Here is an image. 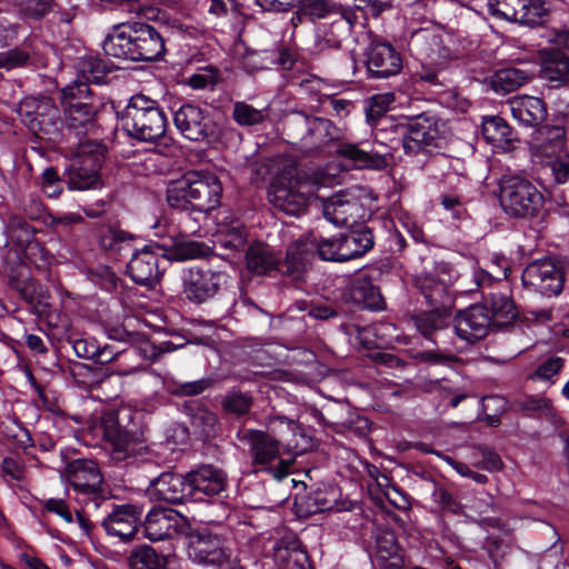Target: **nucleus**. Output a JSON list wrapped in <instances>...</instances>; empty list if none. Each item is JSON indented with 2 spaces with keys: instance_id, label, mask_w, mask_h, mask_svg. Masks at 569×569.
Returning a JSON list of instances; mask_svg holds the SVG:
<instances>
[{
  "instance_id": "1",
  "label": "nucleus",
  "mask_w": 569,
  "mask_h": 569,
  "mask_svg": "<svg viewBox=\"0 0 569 569\" xmlns=\"http://www.w3.org/2000/svg\"><path fill=\"white\" fill-rule=\"evenodd\" d=\"M102 48L107 56L132 61L159 60L166 51L159 31L141 21L114 26L103 40Z\"/></svg>"
},
{
  "instance_id": "2",
  "label": "nucleus",
  "mask_w": 569,
  "mask_h": 569,
  "mask_svg": "<svg viewBox=\"0 0 569 569\" xmlns=\"http://www.w3.org/2000/svg\"><path fill=\"white\" fill-rule=\"evenodd\" d=\"M221 198V181L208 170H189L167 189L168 204L184 211L209 212L220 206Z\"/></svg>"
},
{
  "instance_id": "3",
  "label": "nucleus",
  "mask_w": 569,
  "mask_h": 569,
  "mask_svg": "<svg viewBox=\"0 0 569 569\" xmlns=\"http://www.w3.org/2000/svg\"><path fill=\"white\" fill-rule=\"evenodd\" d=\"M49 468L58 472L60 480L63 479L62 470L64 469L67 480L74 492V499L88 511L98 510L104 502L103 477L96 461L79 458L66 463L60 452Z\"/></svg>"
},
{
  "instance_id": "4",
  "label": "nucleus",
  "mask_w": 569,
  "mask_h": 569,
  "mask_svg": "<svg viewBox=\"0 0 569 569\" xmlns=\"http://www.w3.org/2000/svg\"><path fill=\"white\" fill-rule=\"evenodd\" d=\"M122 129L141 142H156L167 131L168 119L158 101L144 96H132L118 112Z\"/></svg>"
},
{
  "instance_id": "5",
  "label": "nucleus",
  "mask_w": 569,
  "mask_h": 569,
  "mask_svg": "<svg viewBox=\"0 0 569 569\" xmlns=\"http://www.w3.org/2000/svg\"><path fill=\"white\" fill-rule=\"evenodd\" d=\"M34 230L22 222H17L10 230L12 248L7 253L6 260L10 266L11 284L20 292L21 297L30 303L31 310L36 309V282L32 271L34 267L33 242Z\"/></svg>"
},
{
  "instance_id": "6",
  "label": "nucleus",
  "mask_w": 569,
  "mask_h": 569,
  "mask_svg": "<svg viewBox=\"0 0 569 569\" xmlns=\"http://www.w3.org/2000/svg\"><path fill=\"white\" fill-rule=\"evenodd\" d=\"M497 198L510 218L533 219L545 206V196L525 174L507 172L498 180Z\"/></svg>"
},
{
  "instance_id": "7",
  "label": "nucleus",
  "mask_w": 569,
  "mask_h": 569,
  "mask_svg": "<svg viewBox=\"0 0 569 569\" xmlns=\"http://www.w3.org/2000/svg\"><path fill=\"white\" fill-rule=\"evenodd\" d=\"M67 130L73 133L79 142L82 137L98 141L100 127L96 116L100 103L94 99L86 82L73 81L61 92Z\"/></svg>"
},
{
  "instance_id": "8",
  "label": "nucleus",
  "mask_w": 569,
  "mask_h": 569,
  "mask_svg": "<svg viewBox=\"0 0 569 569\" xmlns=\"http://www.w3.org/2000/svg\"><path fill=\"white\" fill-rule=\"evenodd\" d=\"M325 183L326 177L321 171H301L287 183L274 182L268 191V198L277 210L298 217L306 212L309 201L317 198V191Z\"/></svg>"
},
{
  "instance_id": "9",
  "label": "nucleus",
  "mask_w": 569,
  "mask_h": 569,
  "mask_svg": "<svg viewBox=\"0 0 569 569\" xmlns=\"http://www.w3.org/2000/svg\"><path fill=\"white\" fill-rule=\"evenodd\" d=\"M237 439L248 446L251 465L256 472H270L279 480L289 475L293 459L280 457V441L268 432L240 428L237 431Z\"/></svg>"
},
{
  "instance_id": "10",
  "label": "nucleus",
  "mask_w": 569,
  "mask_h": 569,
  "mask_svg": "<svg viewBox=\"0 0 569 569\" xmlns=\"http://www.w3.org/2000/svg\"><path fill=\"white\" fill-rule=\"evenodd\" d=\"M104 146L93 139L78 142L67 169L68 187L73 190L96 189L102 186L100 169L104 161Z\"/></svg>"
},
{
  "instance_id": "11",
  "label": "nucleus",
  "mask_w": 569,
  "mask_h": 569,
  "mask_svg": "<svg viewBox=\"0 0 569 569\" xmlns=\"http://www.w3.org/2000/svg\"><path fill=\"white\" fill-rule=\"evenodd\" d=\"M173 122L180 133L191 141L217 143L227 131L207 111L191 103H184L174 111Z\"/></svg>"
},
{
  "instance_id": "12",
  "label": "nucleus",
  "mask_w": 569,
  "mask_h": 569,
  "mask_svg": "<svg viewBox=\"0 0 569 569\" xmlns=\"http://www.w3.org/2000/svg\"><path fill=\"white\" fill-rule=\"evenodd\" d=\"M229 276L219 269L209 266H194L181 273L182 293L194 305L204 303L227 286Z\"/></svg>"
},
{
  "instance_id": "13",
  "label": "nucleus",
  "mask_w": 569,
  "mask_h": 569,
  "mask_svg": "<svg viewBox=\"0 0 569 569\" xmlns=\"http://www.w3.org/2000/svg\"><path fill=\"white\" fill-rule=\"evenodd\" d=\"M173 244L170 237L163 243H148L141 249L134 247L127 263L128 276L137 284L150 286L158 281L162 273L161 262H167V253Z\"/></svg>"
},
{
  "instance_id": "14",
  "label": "nucleus",
  "mask_w": 569,
  "mask_h": 569,
  "mask_svg": "<svg viewBox=\"0 0 569 569\" xmlns=\"http://www.w3.org/2000/svg\"><path fill=\"white\" fill-rule=\"evenodd\" d=\"M395 130L401 137L403 151L408 156L429 154L438 147L440 137L437 122L425 113L398 123Z\"/></svg>"
},
{
  "instance_id": "15",
  "label": "nucleus",
  "mask_w": 569,
  "mask_h": 569,
  "mask_svg": "<svg viewBox=\"0 0 569 569\" xmlns=\"http://www.w3.org/2000/svg\"><path fill=\"white\" fill-rule=\"evenodd\" d=\"M522 284L542 296H558L563 288V273L551 259L530 262L521 276Z\"/></svg>"
},
{
  "instance_id": "16",
  "label": "nucleus",
  "mask_w": 569,
  "mask_h": 569,
  "mask_svg": "<svg viewBox=\"0 0 569 569\" xmlns=\"http://www.w3.org/2000/svg\"><path fill=\"white\" fill-rule=\"evenodd\" d=\"M129 418L127 410H109L101 417L103 437L113 446L118 458H127L136 453L138 441L136 433L122 421Z\"/></svg>"
},
{
  "instance_id": "17",
  "label": "nucleus",
  "mask_w": 569,
  "mask_h": 569,
  "mask_svg": "<svg viewBox=\"0 0 569 569\" xmlns=\"http://www.w3.org/2000/svg\"><path fill=\"white\" fill-rule=\"evenodd\" d=\"M357 19V12L353 9L336 13V18L330 23H323L317 29L312 52L323 53L339 49L341 42L350 36Z\"/></svg>"
},
{
  "instance_id": "18",
  "label": "nucleus",
  "mask_w": 569,
  "mask_h": 569,
  "mask_svg": "<svg viewBox=\"0 0 569 569\" xmlns=\"http://www.w3.org/2000/svg\"><path fill=\"white\" fill-rule=\"evenodd\" d=\"M323 217L338 227H353L366 217V209L353 194L338 192L322 200Z\"/></svg>"
},
{
  "instance_id": "19",
  "label": "nucleus",
  "mask_w": 569,
  "mask_h": 569,
  "mask_svg": "<svg viewBox=\"0 0 569 569\" xmlns=\"http://www.w3.org/2000/svg\"><path fill=\"white\" fill-rule=\"evenodd\" d=\"M366 67L370 78L387 79L400 73L402 58L391 43L373 40L366 52Z\"/></svg>"
},
{
  "instance_id": "20",
  "label": "nucleus",
  "mask_w": 569,
  "mask_h": 569,
  "mask_svg": "<svg viewBox=\"0 0 569 569\" xmlns=\"http://www.w3.org/2000/svg\"><path fill=\"white\" fill-rule=\"evenodd\" d=\"M295 126L305 131L299 140V149L305 153L320 151L331 141L339 138L338 128L328 119L301 116Z\"/></svg>"
},
{
  "instance_id": "21",
  "label": "nucleus",
  "mask_w": 569,
  "mask_h": 569,
  "mask_svg": "<svg viewBox=\"0 0 569 569\" xmlns=\"http://www.w3.org/2000/svg\"><path fill=\"white\" fill-rule=\"evenodd\" d=\"M187 555L194 563L221 567L229 561L231 553L218 535L200 533L190 540Z\"/></svg>"
},
{
  "instance_id": "22",
  "label": "nucleus",
  "mask_w": 569,
  "mask_h": 569,
  "mask_svg": "<svg viewBox=\"0 0 569 569\" xmlns=\"http://www.w3.org/2000/svg\"><path fill=\"white\" fill-rule=\"evenodd\" d=\"M491 326L488 307L472 305L455 317V331L458 338L468 345H475L486 338Z\"/></svg>"
},
{
  "instance_id": "23",
  "label": "nucleus",
  "mask_w": 569,
  "mask_h": 569,
  "mask_svg": "<svg viewBox=\"0 0 569 569\" xmlns=\"http://www.w3.org/2000/svg\"><path fill=\"white\" fill-rule=\"evenodd\" d=\"M435 272H422L416 277L415 283L430 306L441 303L447 296V289L457 279V271L447 262H437Z\"/></svg>"
},
{
  "instance_id": "24",
  "label": "nucleus",
  "mask_w": 569,
  "mask_h": 569,
  "mask_svg": "<svg viewBox=\"0 0 569 569\" xmlns=\"http://www.w3.org/2000/svg\"><path fill=\"white\" fill-rule=\"evenodd\" d=\"M142 516V509L133 503L113 506L102 520V527L108 535L127 541L134 537Z\"/></svg>"
},
{
  "instance_id": "25",
  "label": "nucleus",
  "mask_w": 569,
  "mask_h": 569,
  "mask_svg": "<svg viewBox=\"0 0 569 569\" xmlns=\"http://www.w3.org/2000/svg\"><path fill=\"white\" fill-rule=\"evenodd\" d=\"M182 520L173 509L152 508L143 523L144 537L150 541L171 539L180 531Z\"/></svg>"
},
{
  "instance_id": "26",
  "label": "nucleus",
  "mask_w": 569,
  "mask_h": 569,
  "mask_svg": "<svg viewBox=\"0 0 569 569\" xmlns=\"http://www.w3.org/2000/svg\"><path fill=\"white\" fill-rule=\"evenodd\" d=\"M191 499H201L200 495L212 497L221 493L227 487V475L211 465H204L188 472Z\"/></svg>"
},
{
  "instance_id": "27",
  "label": "nucleus",
  "mask_w": 569,
  "mask_h": 569,
  "mask_svg": "<svg viewBox=\"0 0 569 569\" xmlns=\"http://www.w3.org/2000/svg\"><path fill=\"white\" fill-rule=\"evenodd\" d=\"M150 495L169 503H182L191 498V491L188 481V473L186 476L162 472L158 478L150 481Z\"/></svg>"
},
{
  "instance_id": "28",
  "label": "nucleus",
  "mask_w": 569,
  "mask_h": 569,
  "mask_svg": "<svg viewBox=\"0 0 569 569\" xmlns=\"http://www.w3.org/2000/svg\"><path fill=\"white\" fill-rule=\"evenodd\" d=\"M101 250L114 259H120L134 250V236L117 226H101L96 231Z\"/></svg>"
},
{
  "instance_id": "29",
  "label": "nucleus",
  "mask_w": 569,
  "mask_h": 569,
  "mask_svg": "<svg viewBox=\"0 0 569 569\" xmlns=\"http://www.w3.org/2000/svg\"><path fill=\"white\" fill-rule=\"evenodd\" d=\"M315 257L313 246L308 234L290 243L284 260H281V273L295 279L300 278Z\"/></svg>"
},
{
  "instance_id": "30",
  "label": "nucleus",
  "mask_w": 569,
  "mask_h": 569,
  "mask_svg": "<svg viewBox=\"0 0 569 569\" xmlns=\"http://www.w3.org/2000/svg\"><path fill=\"white\" fill-rule=\"evenodd\" d=\"M277 569H312L307 552L295 538L279 539L272 547Z\"/></svg>"
},
{
  "instance_id": "31",
  "label": "nucleus",
  "mask_w": 569,
  "mask_h": 569,
  "mask_svg": "<svg viewBox=\"0 0 569 569\" xmlns=\"http://www.w3.org/2000/svg\"><path fill=\"white\" fill-rule=\"evenodd\" d=\"M43 509L46 512L57 515L67 525L71 526L74 535L79 538H90L93 523L86 515L87 511L76 510L73 516L63 498H48L43 500Z\"/></svg>"
},
{
  "instance_id": "32",
  "label": "nucleus",
  "mask_w": 569,
  "mask_h": 569,
  "mask_svg": "<svg viewBox=\"0 0 569 569\" xmlns=\"http://www.w3.org/2000/svg\"><path fill=\"white\" fill-rule=\"evenodd\" d=\"M481 134L496 152L513 149L517 141L511 127L498 116L483 117Z\"/></svg>"
},
{
  "instance_id": "33",
  "label": "nucleus",
  "mask_w": 569,
  "mask_h": 569,
  "mask_svg": "<svg viewBox=\"0 0 569 569\" xmlns=\"http://www.w3.org/2000/svg\"><path fill=\"white\" fill-rule=\"evenodd\" d=\"M509 106L513 119L525 127H536L547 116L545 102L537 97H516L509 101Z\"/></svg>"
},
{
  "instance_id": "34",
  "label": "nucleus",
  "mask_w": 569,
  "mask_h": 569,
  "mask_svg": "<svg viewBox=\"0 0 569 569\" xmlns=\"http://www.w3.org/2000/svg\"><path fill=\"white\" fill-rule=\"evenodd\" d=\"M351 301L368 310L380 311L385 309V300L380 290L368 277L355 278L348 289Z\"/></svg>"
},
{
  "instance_id": "35",
  "label": "nucleus",
  "mask_w": 569,
  "mask_h": 569,
  "mask_svg": "<svg viewBox=\"0 0 569 569\" xmlns=\"http://www.w3.org/2000/svg\"><path fill=\"white\" fill-rule=\"evenodd\" d=\"M247 268L257 274H269L272 271L281 273V259L268 244L252 243L246 253Z\"/></svg>"
},
{
  "instance_id": "36",
  "label": "nucleus",
  "mask_w": 569,
  "mask_h": 569,
  "mask_svg": "<svg viewBox=\"0 0 569 569\" xmlns=\"http://www.w3.org/2000/svg\"><path fill=\"white\" fill-rule=\"evenodd\" d=\"M340 256L345 261L365 256L375 244L372 232L367 226L340 233Z\"/></svg>"
},
{
  "instance_id": "37",
  "label": "nucleus",
  "mask_w": 569,
  "mask_h": 569,
  "mask_svg": "<svg viewBox=\"0 0 569 569\" xmlns=\"http://www.w3.org/2000/svg\"><path fill=\"white\" fill-rule=\"evenodd\" d=\"M541 77L553 83L562 86L569 80V58L558 49L541 51Z\"/></svg>"
},
{
  "instance_id": "38",
  "label": "nucleus",
  "mask_w": 569,
  "mask_h": 569,
  "mask_svg": "<svg viewBox=\"0 0 569 569\" xmlns=\"http://www.w3.org/2000/svg\"><path fill=\"white\" fill-rule=\"evenodd\" d=\"M413 323L417 330L428 340L438 343V333L448 328L451 321V311L448 308H438L416 315Z\"/></svg>"
},
{
  "instance_id": "39",
  "label": "nucleus",
  "mask_w": 569,
  "mask_h": 569,
  "mask_svg": "<svg viewBox=\"0 0 569 569\" xmlns=\"http://www.w3.org/2000/svg\"><path fill=\"white\" fill-rule=\"evenodd\" d=\"M533 146L542 154L555 157L566 146V130L562 126H542L533 136Z\"/></svg>"
},
{
  "instance_id": "40",
  "label": "nucleus",
  "mask_w": 569,
  "mask_h": 569,
  "mask_svg": "<svg viewBox=\"0 0 569 569\" xmlns=\"http://www.w3.org/2000/svg\"><path fill=\"white\" fill-rule=\"evenodd\" d=\"M174 562V555H159L147 545L134 549L129 557L131 569H172Z\"/></svg>"
},
{
  "instance_id": "41",
  "label": "nucleus",
  "mask_w": 569,
  "mask_h": 569,
  "mask_svg": "<svg viewBox=\"0 0 569 569\" xmlns=\"http://www.w3.org/2000/svg\"><path fill=\"white\" fill-rule=\"evenodd\" d=\"M60 111L48 96H38V140L42 139L40 133L51 140L59 134Z\"/></svg>"
},
{
  "instance_id": "42",
  "label": "nucleus",
  "mask_w": 569,
  "mask_h": 569,
  "mask_svg": "<svg viewBox=\"0 0 569 569\" xmlns=\"http://www.w3.org/2000/svg\"><path fill=\"white\" fill-rule=\"evenodd\" d=\"M153 237L159 239L158 243H163L170 237L173 238L174 244L169 250H174V257L180 260L194 259L201 256L200 246L196 241L182 242L177 239V230L174 227H168L161 221H157L153 226Z\"/></svg>"
},
{
  "instance_id": "43",
  "label": "nucleus",
  "mask_w": 569,
  "mask_h": 569,
  "mask_svg": "<svg viewBox=\"0 0 569 569\" xmlns=\"http://www.w3.org/2000/svg\"><path fill=\"white\" fill-rule=\"evenodd\" d=\"M410 44L430 59L433 56L443 59L450 56L449 50L441 46V37L432 30L421 29L416 31L412 34Z\"/></svg>"
},
{
  "instance_id": "44",
  "label": "nucleus",
  "mask_w": 569,
  "mask_h": 569,
  "mask_svg": "<svg viewBox=\"0 0 569 569\" xmlns=\"http://www.w3.org/2000/svg\"><path fill=\"white\" fill-rule=\"evenodd\" d=\"M527 80L526 72L515 68H506L492 76L491 88L498 94H507L519 89Z\"/></svg>"
},
{
  "instance_id": "45",
  "label": "nucleus",
  "mask_w": 569,
  "mask_h": 569,
  "mask_svg": "<svg viewBox=\"0 0 569 569\" xmlns=\"http://www.w3.org/2000/svg\"><path fill=\"white\" fill-rule=\"evenodd\" d=\"M340 153L355 161L358 167L381 169L387 166L386 157L378 152L372 153L365 149L359 148L357 144H343L340 148Z\"/></svg>"
},
{
  "instance_id": "46",
  "label": "nucleus",
  "mask_w": 569,
  "mask_h": 569,
  "mask_svg": "<svg viewBox=\"0 0 569 569\" xmlns=\"http://www.w3.org/2000/svg\"><path fill=\"white\" fill-rule=\"evenodd\" d=\"M489 303L491 322L503 325L513 320L517 316L516 306L513 301L505 293L493 292L489 293Z\"/></svg>"
},
{
  "instance_id": "47",
  "label": "nucleus",
  "mask_w": 569,
  "mask_h": 569,
  "mask_svg": "<svg viewBox=\"0 0 569 569\" xmlns=\"http://www.w3.org/2000/svg\"><path fill=\"white\" fill-rule=\"evenodd\" d=\"M566 361L565 358L558 355L547 356L540 360L536 370L530 375V379L553 385L558 380Z\"/></svg>"
},
{
  "instance_id": "48",
  "label": "nucleus",
  "mask_w": 569,
  "mask_h": 569,
  "mask_svg": "<svg viewBox=\"0 0 569 569\" xmlns=\"http://www.w3.org/2000/svg\"><path fill=\"white\" fill-rule=\"evenodd\" d=\"M252 403L253 399L250 392L241 391L238 388L228 390L221 400L223 411L237 417L247 415Z\"/></svg>"
},
{
  "instance_id": "49",
  "label": "nucleus",
  "mask_w": 569,
  "mask_h": 569,
  "mask_svg": "<svg viewBox=\"0 0 569 569\" xmlns=\"http://www.w3.org/2000/svg\"><path fill=\"white\" fill-rule=\"evenodd\" d=\"M268 118V109H258L244 101H236L232 106V119L240 127L261 124Z\"/></svg>"
},
{
  "instance_id": "50",
  "label": "nucleus",
  "mask_w": 569,
  "mask_h": 569,
  "mask_svg": "<svg viewBox=\"0 0 569 569\" xmlns=\"http://www.w3.org/2000/svg\"><path fill=\"white\" fill-rule=\"evenodd\" d=\"M352 10L351 8L337 7L327 0H307L299 9L298 17L305 16L309 20L336 18V13Z\"/></svg>"
},
{
  "instance_id": "51",
  "label": "nucleus",
  "mask_w": 569,
  "mask_h": 569,
  "mask_svg": "<svg viewBox=\"0 0 569 569\" xmlns=\"http://www.w3.org/2000/svg\"><path fill=\"white\" fill-rule=\"evenodd\" d=\"M309 240H311L313 246V252L318 253L319 258L325 261H338L343 262L345 260L341 258L340 244L341 238L340 233L330 238H320L318 239L313 233L308 234Z\"/></svg>"
},
{
  "instance_id": "52",
  "label": "nucleus",
  "mask_w": 569,
  "mask_h": 569,
  "mask_svg": "<svg viewBox=\"0 0 569 569\" xmlns=\"http://www.w3.org/2000/svg\"><path fill=\"white\" fill-rule=\"evenodd\" d=\"M217 243L229 250L243 249L247 243L246 227L240 221L223 227L217 236Z\"/></svg>"
},
{
  "instance_id": "53",
  "label": "nucleus",
  "mask_w": 569,
  "mask_h": 569,
  "mask_svg": "<svg viewBox=\"0 0 569 569\" xmlns=\"http://www.w3.org/2000/svg\"><path fill=\"white\" fill-rule=\"evenodd\" d=\"M337 491L333 488H317L306 498L307 512L319 513L336 507Z\"/></svg>"
},
{
  "instance_id": "54",
  "label": "nucleus",
  "mask_w": 569,
  "mask_h": 569,
  "mask_svg": "<svg viewBox=\"0 0 569 569\" xmlns=\"http://www.w3.org/2000/svg\"><path fill=\"white\" fill-rule=\"evenodd\" d=\"M107 72L103 61L94 57H86L79 62V74L74 81L89 83H102Z\"/></svg>"
},
{
  "instance_id": "55",
  "label": "nucleus",
  "mask_w": 569,
  "mask_h": 569,
  "mask_svg": "<svg viewBox=\"0 0 569 569\" xmlns=\"http://www.w3.org/2000/svg\"><path fill=\"white\" fill-rule=\"evenodd\" d=\"M396 97L392 92L379 93L372 96L366 108V114L369 122L372 124L378 122V124H382L385 119H382L383 114L391 108L395 103Z\"/></svg>"
},
{
  "instance_id": "56",
  "label": "nucleus",
  "mask_w": 569,
  "mask_h": 569,
  "mask_svg": "<svg viewBox=\"0 0 569 569\" xmlns=\"http://www.w3.org/2000/svg\"><path fill=\"white\" fill-rule=\"evenodd\" d=\"M526 7L522 12L525 18L519 19L518 23L525 26H539L542 24L549 16L550 9L545 0H527Z\"/></svg>"
},
{
  "instance_id": "57",
  "label": "nucleus",
  "mask_w": 569,
  "mask_h": 569,
  "mask_svg": "<svg viewBox=\"0 0 569 569\" xmlns=\"http://www.w3.org/2000/svg\"><path fill=\"white\" fill-rule=\"evenodd\" d=\"M520 410L528 416H549L552 410L551 401L546 397H526L518 402Z\"/></svg>"
},
{
  "instance_id": "58",
  "label": "nucleus",
  "mask_w": 569,
  "mask_h": 569,
  "mask_svg": "<svg viewBox=\"0 0 569 569\" xmlns=\"http://www.w3.org/2000/svg\"><path fill=\"white\" fill-rule=\"evenodd\" d=\"M432 500L443 511L455 515L462 512V505L443 487L436 486L432 492Z\"/></svg>"
},
{
  "instance_id": "59",
  "label": "nucleus",
  "mask_w": 569,
  "mask_h": 569,
  "mask_svg": "<svg viewBox=\"0 0 569 569\" xmlns=\"http://www.w3.org/2000/svg\"><path fill=\"white\" fill-rule=\"evenodd\" d=\"M38 400H41L42 408L48 412L59 416L63 412L60 393L53 389H47L38 382Z\"/></svg>"
},
{
  "instance_id": "60",
  "label": "nucleus",
  "mask_w": 569,
  "mask_h": 569,
  "mask_svg": "<svg viewBox=\"0 0 569 569\" xmlns=\"http://www.w3.org/2000/svg\"><path fill=\"white\" fill-rule=\"evenodd\" d=\"M380 489L382 490L389 503H391L397 509L407 510L410 508L411 503L409 496L398 486L391 483L390 479L388 480V485Z\"/></svg>"
},
{
  "instance_id": "61",
  "label": "nucleus",
  "mask_w": 569,
  "mask_h": 569,
  "mask_svg": "<svg viewBox=\"0 0 569 569\" xmlns=\"http://www.w3.org/2000/svg\"><path fill=\"white\" fill-rule=\"evenodd\" d=\"M549 168L556 183H566L569 180V153L552 157Z\"/></svg>"
},
{
  "instance_id": "62",
  "label": "nucleus",
  "mask_w": 569,
  "mask_h": 569,
  "mask_svg": "<svg viewBox=\"0 0 569 569\" xmlns=\"http://www.w3.org/2000/svg\"><path fill=\"white\" fill-rule=\"evenodd\" d=\"M267 427L271 432L279 433L280 436L284 433V429L293 436H296L297 430H299V425L296 420L281 415L269 416L267 418Z\"/></svg>"
},
{
  "instance_id": "63",
  "label": "nucleus",
  "mask_w": 569,
  "mask_h": 569,
  "mask_svg": "<svg viewBox=\"0 0 569 569\" xmlns=\"http://www.w3.org/2000/svg\"><path fill=\"white\" fill-rule=\"evenodd\" d=\"M377 550L382 559L393 558L398 555V545L392 531H383L377 536Z\"/></svg>"
},
{
  "instance_id": "64",
  "label": "nucleus",
  "mask_w": 569,
  "mask_h": 569,
  "mask_svg": "<svg viewBox=\"0 0 569 569\" xmlns=\"http://www.w3.org/2000/svg\"><path fill=\"white\" fill-rule=\"evenodd\" d=\"M42 190L49 198H57L62 191V181L52 167L42 172Z\"/></svg>"
}]
</instances>
